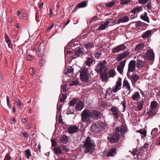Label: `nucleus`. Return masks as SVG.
Instances as JSON below:
<instances>
[{
  "instance_id": "44",
  "label": "nucleus",
  "mask_w": 160,
  "mask_h": 160,
  "mask_svg": "<svg viewBox=\"0 0 160 160\" xmlns=\"http://www.w3.org/2000/svg\"><path fill=\"white\" fill-rule=\"evenodd\" d=\"M144 47V44L141 43L137 45L135 50H142Z\"/></svg>"
},
{
  "instance_id": "9",
  "label": "nucleus",
  "mask_w": 160,
  "mask_h": 160,
  "mask_svg": "<svg viewBox=\"0 0 160 160\" xmlns=\"http://www.w3.org/2000/svg\"><path fill=\"white\" fill-rule=\"evenodd\" d=\"M107 63L106 60H104L102 61L99 62L97 65V68L95 69L98 73L99 72H102L103 71L105 68V65Z\"/></svg>"
},
{
  "instance_id": "49",
  "label": "nucleus",
  "mask_w": 160,
  "mask_h": 160,
  "mask_svg": "<svg viewBox=\"0 0 160 160\" xmlns=\"http://www.w3.org/2000/svg\"><path fill=\"white\" fill-rule=\"evenodd\" d=\"M139 133L143 135V137H145L146 136V132L143 129H140L138 131Z\"/></svg>"
},
{
  "instance_id": "16",
  "label": "nucleus",
  "mask_w": 160,
  "mask_h": 160,
  "mask_svg": "<svg viewBox=\"0 0 160 160\" xmlns=\"http://www.w3.org/2000/svg\"><path fill=\"white\" fill-rule=\"evenodd\" d=\"M133 23H135V27L136 28L141 27L142 29H143L145 28L148 24H147L143 22L140 21H138L133 22Z\"/></svg>"
},
{
  "instance_id": "45",
  "label": "nucleus",
  "mask_w": 160,
  "mask_h": 160,
  "mask_svg": "<svg viewBox=\"0 0 160 160\" xmlns=\"http://www.w3.org/2000/svg\"><path fill=\"white\" fill-rule=\"evenodd\" d=\"M158 129L157 128L153 129L151 131V134L152 136H156L157 135Z\"/></svg>"
},
{
  "instance_id": "57",
  "label": "nucleus",
  "mask_w": 160,
  "mask_h": 160,
  "mask_svg": "<svg viewBox=\"0 0 160 160\" xmlns=\"http://www.w3.org/2000/svg\"><path fill=\"white\" fill-rule=\"evenodd\" d=\"M126 61H123L122 62H121L120 63L119 65L118 66L124 68L125 65Z\"/></svg>"
},
{
  "instance_id": "61",
  "label": "nucleus",
  "mask_w": 160,
  "mask_h": 160,
  "mask_svg": "<svg viewBox=\"0 0 160 160\" xmlns=\"http://www.w3.org/2000/svg\"><path fill=\"white\" fill-rule=\"evenodd\" d=\"M15 103H16L17 105L18 108H21V103L19 100H18V101H16Z\"/></svg>"
},
{
  "instance_id": "14",
  "label": "nucleus",
  "mask_w": 160,
  "mask_h": 160,
  "mask_svg": "<svg viewBox=\"0 0 160 160\" xmlns=\"http://www.w3.org/2000/svg\"><path fill=\"white\" fill-rule=\"evenodd\" d=\"M91 113V117L94 119H98L100 118L102 115L101 112L97 110H93Z\"/></svg>"
},
{
  "instance_id": "6",
  "label": "nucleus",
  "mask_w": 160,
  "mask_h": 160,
  "mask_svg": "<svg viewBox=\"0 0 160 160\" xmlns=\"http://www.w3.org/2000/svg\"><path fill=\"white\" fill-rule=\"evenodd\" d=\"M74 53V55L71 56V59H74L77 57H80L82 55L83 53V51H74L73 52V51H64V54L65 57H66L67 55L72 54Z\"/></svg>"
},
{
  "instance_id": "50",
  "label": "nucleus",
  "mask_w": 160,
  "mask_h": 160,
  "mask_svg": "<svg viewBox=\"0 0 160 160\" xmlns=\"http://www.w3.org/2000/svg\"><path fill=\"white\" fill-rule=\"evenodd\" d=\"M6 99H7V102L8 106V108H10L11 109V106L12 105L10 104V101L9 98L8 96H6Z\"/></svg>"
},
{
  "instance_id": "18",
  "label": "nucleus",
  "mask_w": 160,
  "mask_h": 160,
  "mask_svg": "<svg viewBox=\"0 0 160 160\" xmlns=\"http://www.w3.org/2000/svg\"><path fill=\"white\" fill-rule=\"evenodd\" d=\"M73 41H74V39H72L70 41L67 46L64 47V50H66V49L70 50L71 49H72V50H76L74 45H73Z\"/></svg>"
},
{
  "instance_id": "1",
  "label": "nucleus",
  "mask_w": 160,
  "mask_h": 160,
  "mask_svg": "<svg viewBox=\"0 0 160 160\" xmlns=\"http://www.w3.org/2000/svg\"><path fill=\"white\" fill-rule=\"evenodd\" d=\"M94 147V141L91 140L90 138L88 136L83 145V148L85 149V152L88 153L92 152Z\"/></svg>"
},
{
  "instance_id": "59",
  "label": "nucleus",
  "mask_w": 160,
  "mask_h": 160,
  "mask_svg": "<svg viewBox=\"0 0 160 160\" xmlns=\"http://www.w3.org/2000/svg\"><path fill=\"white\" fill-rule=\"evenodd\" d=\"M45 49V46L42 43H41L38 47L39 50H44Z\"/></svg>"
},
{
  "instance_id": "55",
  "label": "nucleus",
  "mask_w": 160,
  "mask_h": 160,
  "mask_svg": "<svg viewBox=\"0 0 160 160\" xmlns=\"http://www.w3.org/2000/svg\"><path fill=\"white\" fill-rule=\"evenodd\" d=\"M107 21H109V24L111 23V24H115L117 20H113L112 19H108ZM111 25L112 24H111Z\"/></svg>"
},
{
  "instance_id": "43",
  "label": "nucleus",
  "mask_w": 160,
  "mask_h": 160,
  "mask_svg": "<svg viewBox=\"0 0 160 160\" xmlns=\"http://www.w3.org/2000/svg\"><path fill=\"white\" fill-rule=\"evenodd\" d=\"M93 62V60L91 58H88L85 63L88 66H90Z\"/></svg>"
},
{
  "instance_id": "51",
  "label": "nucleus",
  "mask_w": 160,
  "mask_h": 160,
  "mask_svg": "<svg viewBox=\"0 0 160 160\" xmlns=\"http://www.w3.org/2000/svg\"><path fill=\"white\" fill-rule=\"evenodd\" d=\"M36 52L39 57H42L44 55V51H37Z\"/></svg>"
},
{
  "instance_id": "30",
  "label": "nucleus",
  "mask_w": 160,
  "mask_h": 160,
  "mask_svg": "<svg viewBox=\"0 0 160 160\" xmlns=\"http://www.w3.org/2000/svg\"><path fill=\"white\" fill-rule=\"evenodd\" d=\"M140 94L138 92H136L132 96V99L135 101H138L140 99Z\"/></svg>"
},
{
  "instance_id": "24",
  "label": "nucleus",
  "mask_w": 160,
  "mask_h": 160,
  "mask_svg": "<svg viewBox=\"0 0 160 160\" xmlns=\"http://www.w3.org/2000/svg\"><path fill=\"white\" fill-rule=\"evenodd\" d=\"M116 153V148L114 147L111 148L107 153V156H113Z\"/></svg>"
},
{
  "instance_id": "40",
  "label": "nucleus",
  "mask_w": 160,
  "mask_h": 160,
  "mask_svg": "<svg viewBox=\"0 0 160 160\" xmlns=\"http://www.w3.org/2000/svg\"><path fill=\"white\" fill-rule=\"evenodd\" d=\"M115 3V0H112L109 2L105 3V5L108 8H111L113 6Z\"/></svg>"
},
{
  "instance_id": "25",
  "label": "nucleus",
  "mask_w": 160,
  "mask_h": 160,
  "mask_svg": "<svg viewBox=\"0 0 160 160\" xmlns=\"http://www.w3.org/2000/svg\"><path fill=\"white\" fill-rule=\"evenodd\" d=\"M81 80L83 82L87 83L89 80V75H80Z\"/></svg>"
},
{
  "instance_id": "38",
  "label": "nucleus",
  "mask_w": 160,
  "mask_h": 160,
  "mask_svg": "<svg viewBox=\"0 0 160 160\" xmlns=\"http://www.w3.org/2000/svg\"><path fill=\"white\" fill-rule=\"evenodd\" d=\"M108 73L109 74V77L113 78L116 75V72L114 69H110L108 71Z\"/></svg>"
},
{
  "instance_id": "12",
  "label": "nucleus",
  "mask_w": 160,
  "mask_h": 160,
  "mask_svg": "<svg viewBox=\"0 0 160 160\" xmlns=\"http://www.w3.org/2000/svg\"><path fill=\"white\" fill-rule=\"evenodd\" d=\"M109 110L112 112L114 119H118L119 117L118 109L116 107L113 106Z\"/></svg>"
},
{
  "instance_id": "15",
  "label": "nucleus",
  "mask_w": 160,
  "mask_h": 160,
  "mask_svg": "<svg viewBox=\"0 0 160 160\" xmlns=\"http://www.w3.org/2000/svg\"><path fill=\"white\" fill-rule=\"evenodd\" d=\"M136 62L135 60H132L129 62L128 66V72H133L135 69Z\"/></svg>"
},
{
  "instance_id": "29",
  "label": "nucleus",
  "mask_w": 160,
  "mask_h": 160,
  "mask_svg": "<svg viewBox=\"0 0 160 160\" xmlns=\"http://www.w3.org/2000/svg\"><path fill=\"white\" fill-rule=\"evenodd\" d=\"M69 137L65 135H63L60 138V141L63 144H66L68 142Z\"/></svg>"
},
{
  "instance_id": "35",
  "label": "nucleus",
  "mask_w": 160,
  "mask_h": 160,
  "mask_svg": "<svg viewBox=\"0 0 160 160\" xmlns=\"http://www.w3.org/2000/svg\"><path fill=\"white\" fill-rule=\"evenodd\" d=\"M144 103V101L143 99L140 100L138 102V106L137 108L139 110H141L143 108Z\"/></svg>"
},
{
  "instance_id": "47",
  "label": "nucleus",
  "mask_w": 160,
  "mask_h": 160,
  "mask_svg": "<svg viewBox=\"0 0 160 160\" xmlns=\"http://www.w3.org/2000/svg\"><path fill=\"white\" fill-rule=\"evenodd\" d=\"M68 109V111L67 112V114H74V110L73 109V108H71L69 107Z\"/></svg>"
},
{
  "instance_id": "10",
  "label": "nucleus",
  "mask_w": 160,
  "mask_h": 160,
  "mask_svg": "<svg viewBox=\"0 0 160 160\" xmlns=\"http://www.w3.org/2000/svg\"><path fill=\"white\" fill-rule=\"evenodd\" d=\"M153 51H147L145 56H143L145 58L150 61H153L154 59L155 54Z\"/></svg>"
},
{
  "instance_id": "19",
  "label": "nucleus",
  "mask_w": 160,
  "mask_h": 160,
  "mask_svg": "<svg viewBox=\"0 0 160 160\" xmlns=\"http://www.w3.org/2000/svg\"><path fill=\"white\" fill-rule=\"evenodd\" d=\"M78 129L79 128L78 127L76 126V125H74L73 126L69 127L68 128V131L69 133L72 134L77 132L78 131Z\"/></svg>"
},
{
  "instance_id": "5",
  "label": "nucleus",
  "mask_w": 160,
  "mask_h": 160,
  "mask_svg": "<svg viewBox=\"0 0 160 160\" xmlns=\"http://www.w3.org/2000/svg\"><path fill=\"white\" fill-rule=\"evenodd\" d=\"M91 112L88 109H85L81 114L82 116L81 121L83 122H88L91 117Z\"/></svg>"
},
{
  "instance_id": "20",
  "label": "nucleus",
  "mask_w": 160,
  "mask_h": 160,
  "mask_svg": "<svg viewBox=\"0 0 160 160\" xmlns=\"http://www.w3.org/2000/svg\"><path fill=\"white\" fill-rule=\"evenodd\" d=\"M130 80L133 86V84H135L136 82L139 79V77L136 74L133 73L130 77Z\"/></svg>"
},
{
  "instance_id": "42",
  "label": "nucleus",
  "mask_w": 160,
  "mask_h": 160,
  "mask_svg": "<svg viewBox=\"0 0 160 160\" xmlns=\"http://www.w3.org/2000/svg\"><path fill=\"white\" fill-rule=\"evenodd\" d=\"M85 47L87 49H89L94 47V44L91 42H88L84 44Z\"/></svg>"
},
{
  "instance_id": "33",
  "label": "nucleus",
  "mask_w": 160,
  "mask_h": 160,
  "mask_svg": "<svg viewBox=\"0 0 160 160\" xmlns=\"http://www.w3.org/2000/svg\"><path fill=\"white\" fill-rule=\"evenodd\" d=\"M157 106V102L155 101H153L151 102L150 108L151 109L155 110Z\"/></svg>"
},
{
  "instance_id": "7",
  "label": "nucleus",
  "mask_w": 160,
  "mask_h": 160,
  "mask_svg": "<svg viewBox=\"0 0 160 160\" xmlns=\"http://www.w3.org/2000/svg\"><path fill=\"white\" fill-rule=\"evenodd\" d=\"M145 57L142 55H139L137 57L136 63V67L138 69L145 67L146 65Z\"/></svg>"
},
{
  "instance_id": "53",
  "label": "nucleus",
  "mask_w": 160,
  "mask_h": 160,
  "mask_svg": "<svg viewBox=\"0 0 160 160\" xmlns=\"http://www.w3.org/2000/svg\"><path fill=\"white\" fill-rule=\"evenodd\" d=\"M5 39V41H6V42H7V43H8V47L11 48H12L11 47V40L9 38H6Z\"/></svg>"
},
{
  "instance_id": "4",
  "label": "nucleus",
  "mask_w": 160,
  "mask_h": 160,
  "mask_svg": "<svg viewBox=\"0 0 160 160\" xmlns=\"http://www.w3.org/2000/svg\"><path fill=\"white\" fill-rule=\"evenodd\" d=\"M114 131L122 138L124 137V134L128 131V129L124 125H122L117 127Z\"/></svg>"
},
{
  "instance_id": "60",
  "label": "nucleus",
  "mask_w": 160,
  "mask_h": 160,
  "mask_svg": "<svg viewBox=\"0 0 160 160\" xmlns=\"http://www.w3.org/2000/svg\"><path fill=\"white\" fill-rule=\"evenodd\" d=\"M72 82L73 86H77L79 84V82L78 79H76L75 80H73L72 81Z\"/></svg>"
},
{
  "instance_id": "17",
  "label": "nucleus",
  "mask_w": 160,
  "mask_h": 160,
  "mask_svg": "<svg viewBox=\"0 0 160 160\" xmlns=\"http://www.w3.org/2000/svg\"><path fill=\"white\" fill-rule=\"evenodd\" d=\"M124 87L125 88L127 89V91H129V92L127 94V95L129 94L131 92V87L130 84L128 81L125 79L123 82L122 88Z\"/></svg>"
},
{
  "instance_id": "36",
  "label": "nucleus",
  "mask_w": 160,
  "mask_h": 160,
  "mask_svg": "<svg viewBox=\"0 0 160 160\" xmlns=\"http://www.w3.org/2000/svg\"><path fill=\"white\" fill-rule=\"evenodd\" d=\"M151 31L150 30L147 31L143 33L142 37L143 38H147L151 34Z\"/></svg>"
},
{
  "instance_id": "39",
  "label": "nucleus",
  "mask_w": 160,
  "mask_h": 160,
  "mask_svg": "<svg viewBox=\"0 0 160 160\" xmlns=\"http://www.w3.org/2000/svg\"><path fill=\"white\" fill-rule=\"evenodd\" d=\"M24 152L26 158L27 159H29L30 158V157L31 156L30 150V149H28L26 150Z\"/></svg>"
},
{
  "instance_id": "46",
  "label": "nucleus",
  "mask_w": 160,
  "mask_h": 160,
  "mask_svg": "<svg viewBox=\"0 0 160 160\" xmlns=\"http://www.w3.org/2000/svg\"><path fill=\"white\" fill-rule=\"evenodd\" d=\"M131 0H121L120 4L121 5H124L130 2Z\"/></svg>"
},
{
  "instance_id": "58",
  "label": "nucleus",
  "mask_w": 160,
  "mask_h": 160,
  "mask_svg": "<svg viewBox=\"0 0 160 160\" xmlns=\"http://www.w3.org/2000/svg\"><path fill=\"white\" fill-rule=\"evenodd\" d=\"M147 8L148 9L151 10L152 8V4L151 1H149L148 4L147 5Z\"/></svg>"
},
{
  "instance_id": "63",
  "label": "nucleus",
  "mask_w": 160,
  "mask_h": 160,
  "mask_svg": "<svg viewBox=\"0 0 160 160\" xmlns=\"http://www.w3.org/2000/svg\"><path fill=\"white\" fill-rule=\"evenodd\" d=\"M26 58L27 60L29 61H31L32 59V56L30 55H26Z\"/></svg>"
},
{
  "instance_id": "34",
  "label": "nucleus",
  "mask_w": 160,
  "mask_h": 160,
  "mask_svg": "<svg viewBox=\"0 0 160 160\" xmlns=\"http://www.w3.org/2000/svg\"><path fill=\"white\" fill-rule=\"evenodd\" d=\"M73 45H74L75 47V48L76 49V50H81L82 49H83V48L82 47L79 48V45L80 43L77 41H75L74 40V41H73Z\"/></svg>"
},
{
  "instance_id": "48",
  "label": "nucleus",
  "mask_w": 160,
  "mask_h": 160,
  "mask_svg": "<svg viewBox=\"0 0 160 160\" xmlns=\"http://www.w3.org/2000/svg\"><path fill=\"white\" fill-rule=\"evenodd\" d=\"M77 99L75 98L73 100L69 102V107L73 106L76 103Z\"/></svg>"
},
{
  "instance_id": "37",
  "label": "nucleus",
  "mask_w": 160,
  "mask_h": 160,
  "mask_svg": "<svg viewBox=\"0 0 160 160\" xmlns=\"http://www.w3.org/2000/svg\"><path fill=\"white\" fill-rule=\"evenodd\" d=\"M80 75H89L88 70L86 68H83L80 73Z\"/></svg>"
},
{
  "instance_id": "27",
  "label": "nucleus",
  "mask_w": 160,
  "mask_h": 160,
  "mask_svg": "<svg viewBox=\"0 0 160 160\" xmlns=\"http://www.w3.org/2000/svg\"><path fill=\"white\" fill-rule=\"evenodd\" d=\"M53 151H54V153L56 154L57 156H58V155H61L62 153V150L60 147L54 148L53 149Z\"/></svg>"
},
{
  "instance_id": "2",
  "label": "nucleus",
  "mask_w": 160,
  "mask_h": 160,
  "mask_svg": "<svg viewBox=\"0 0 160 160\" xmlns=\"http://www.w3.org/2000/svg\"><path fill=\"white\" fill-rule=\"evenodd\" d=\"M104 126V124L102 122L98 121L93 123L91 127V131L93 133H98L100 132Z\"/></svg>"
},
{
  "instance_id": "22",
  "label": "nucleus",
  "mask_w": 160,
  "mask_h": 160,
  "mask_svg": "<svg viewBox=\"0 0 160 160\" xmlns=\"http://www.w3.org/2000/svg\"><path fill=\"white\" fill-rule=\"evenodd\" d=\"M109 21H106L103 23L101 24L98 28V30H102L105 29L108 25L109 24Z\"/></svg>"
},
{
  "instance_id": "11",
  "label": "nucleus",
  "mask_w": 160,
  "mask_h": 160,
  "mask_svg": "<svg viewBox=\"0 0 160 160\" xmlns=\"http://www.w3.org/2000/svg\"><path fill=\"white\" fill-rule=\"evenodd\" d=\"M122 79L120 77H119L115 85L112 88V90L114 92H117L121 89L122 85Z\"/></svg>"
},
{
  "instance_id": "23",
  "label": "nucleus",
  "mask_w": 160,
  "mask_h": 160,
  "mask_svg": "<svg viewBox=\"0 0 160 160\" xmlns=\"http://www.w3.org/2000/svg\"><path fill=\"white\" fill-rule=\"evenodd\" d=\"M129 20V18L128 16H125L122 18H119L117 22V24H118L121 22H128Z\"/></svg>"
},
{
  "instance_id": "52",
  "label": "nucleus",
  "mask_w": 160,
  "mask_h": 160,
  "mask_svg": "<svg viewBox=\"0 0 160 160\" xmlns=\"http://www.w3.org/2000/svg\"><path fill=\"white\" fill-rule=\"evenodd\" d=\"M149 0H138V2L139 4H145L149 1Z\"/></svg>"
},
{
  "instance_id": "26",
  "label": "nucleus",
  "mask_w": 160,
  "mask_h": 160,
  "mask_svg": "<svg viewBox=\"0 0 160 160\" xmlns=\"http://www.w3.org/2000/svg\"><path fill=\"white\" fill-rule=\"evenodd\" d=\"M84 106L83 102L80 101L79 103L76 105L75 109L78 111L80 110L83 108Z\"/></svg>"
},
{
  "instance_id": "31",
  "label": "nucleus",
  "mask_w": 160,
  "mask_h": 160,
  "mask_svg": "<svg viewBox=\"0 0 160 160\" xmlns=\"http://www.w3.org/2000/svg\"><path fill=\"white\" fill-rule=\"evenodd\" d=\"M88 1H84L78 3L77 6L78 8H83L86 7L87 5Z\"/></svg>"
},
{
  "instance_id": "62",
  "label": "nucleus",
  "mask_w": 160,
  "mask_h": 160,
  "mask_svg": "<svg viewBox=\"0 0 160 160\" xmlns=\"http://www.w3.org/2000/svg\"><path fill=\"white\" fill-rule=\"evenodd\" d=\"M101 53L99 52H98L95 54V56L96 58H98L100 57L101 56Z\"/></svg>"
},
{
  "instance_id": "21",
  "label": "nucleus",
  "mask_w": 160,
  "mask_h": 160,
  "mask_svg": "<svg viewBox=\"0 0 160 160\" xmlns=\"http://www.w3.org/2000/svg\"><path fill=\"white\" fill-rule=\"evenodd\" d=\"M100 73V76L101 78L102 79V81H106L108 79V73H105L104 72H99Z\"/></svg>"
},
{
  "instance_id": "41",
  "label": "nucleus",
  "mask_w": 160,
  "mask_h": 160,
  "mask_svg": "<svg viewBox=\"0 0 160 160\" xmlns=\"http://www.w3.org/2000/svg\"><path fill=\"white\" fill-rule=\"evenodd\" d=\"M155 111L154 110L150 109V111L147 112V113L148 114V118L150 117L152 118L153 117L154 115H155L154 114Z\"/></svg>"
},
{
  "instance_id": "56",
  "label": "nucleus",
  "mask_w": 160,
  "mask_h": 160,
  "mask_svg": "<svg viewBox=\"0 0 160 160\" xmlns=\"http://www.w3.org/2000/svg\"><path fill=\"white\" fill-rule=\"evenodd\" d=\"M51 141L52 147H55L57 145V142L56 140L55 139H51Z\"/></svg>"
},
{
  "instance_id": "64",
  "label": "nucleus",
  "mask_w": 160,
  "mask_h": 160,
  "mask_svg": "<svg viewBox=\"0 0 160 160\" xmlns=\"http://www.w3.org/2000/svg\"><path fill=\"white\" fill-rule=\"evenodd\" d=\"M45 63V59L43 58H42L39 61V64H40L41 65V66L43 65V64Z\"/></svg>"
},
{
  "instance_id": "13",
  "label": "nucleus",
  "mask_w": 160,
  "mask_h": 160,
  "mask_svg": "<svg viewBox=\"0 0 160 160\" xmlns=\"http://www.w3.org/2000/svg\"><path fill=\"white\" fill-rule=\"evenodd\" d=\"M74 69L72 67L69 66L66 68L64 72L66 76L68 77H72L73 74Z\"/></svg>"
},
{
  "instance_id": "32",
  "label": "nucleus",
  "mask_w": 160,
  "mask_h": 160,
  "mask_svg": "<svg viewBox=\"0 0 160 160\" xmlns=\"http://www.w3.org/2000/svg\"><path fill=\"white\" fill-rule=\"evenodd\" d=\"M127 49L126 46L124 44H121L115 48H114L112 50H124Z\"/></svg>"
},
{
  "instance_id": "3",
  "label": "nucleus",
  "mask_w": 160,
  "mask_h": 160,
  "mask_svg": "<svg viewBox=\"0 0 160 160\" xmlns=\"http://www.w3.org/2000/svg\"><path fill=\"white\" fill-rule=\"evenodd\" d=\"M121 138L120 135L113 132V133L108 135L107 139L109 142L112 143L118 142Z\"/></svg>"
},
{
  "instance_id": "54",
  "label": "nucleus",
  "mask_w": 160,
  "mask_h": 160,
  "mask_svg": "<svg viewBox=\"0 0 160 160\" xmlns=\"http://www.w3.org/2000/svg\"><path fill=\"white\" fill-rule=\"evenodd\" d=\"M117 69L120 73L121 74H122L123 72V68L118 66L117 67Z\"/></svg>"
},
{
  "instance_id": "28",
  "label": "nucleus",
  "mask_w": 160,
  "mask_h": 160,
  "mask_svg": "<svg viewBox=\"0 0 160 160\" xmlns=\"http://www.w3.org/2000/svg\"><path fill=\"white\" fill-rule=\"evenodd\" d=\"M140 18L148 23L149 22V18L147 16V13L146 12L140 16Z\"/></svg>"
},
{
  "instance_id": "8",
  "label": "nucleus",
  "mask_w": 160,
  "mask_h": 160,
  "mask_svg": "<svg viewBox=\"0 0 160 160\" xmlns=\"http://www.w3.org/2000/svg\"><path fill=\"white\" fill-rule=\"evenodd\" d=\"M142 11V7L139 6H137L136 7L132 9L130 11V13H132L133 14L130 16L131 19H132L136 18L137 17V14H136L137 12L138 13L141 11Z\"/></svg>"
}]
</instances>
